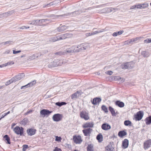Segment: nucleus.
<instances>
[{"label":"nucleus","instance_id":"nucleus-27","mask_svg":"<svg viewBox=\"0 0 151 151\" xmlns=\"http://www.w3.org/2000/svg\"><path fill=\"white\" fill-rule=\"evenodd\" d=\"M127 132L124 131H120L118 133V135L120 137H122L127 135Z\"/></svg>","mask_w":151,"mask_h":151},{"label":"nucleus","instance_id":"nucleus-18","mask_svg":"<svg viewBox=\"0 0 151 151\" xmlns=\"http://www.w3.org/2000/svg\"><path fill=\"white\" fill-rule=\"evenodd\" d=\"M49 20L47 19H42L38 20V25H41L42 24H44L45 23H49Z\"/></svg>","mask_w":151,"mask_h":151},{"label":"nucleus","instance_id":"nucleus-40","mask_svg":"<svg viewBox=\"0 0 151 151\" xmlns=\"http://www.w3.org/2000/svg\"><path fill=\"white\" fill-rule=\"evenodd\" d=\"M13 43V42L12 41H9L5 42H3L2 44H3L4 45L8 44V45H12Z\"/></svg>","mask_w":151,"mask_h":151},{"label":"nucleus","instance_id":"nucleus-42","mask_svg":"<svg viewBox=\"0 0 151 151\" xmlns=\"http://www.w3.org/2000/svg\"><path fill=\"white\" fill-rule=\"evenodd\" d=\"M56 4L55 2V1H53V2H50V3L47 4L46 5H44L43 6L44 7H46L47 6V7H49L51 6H52L53 5H54V4Z\"/></svg>","mask_w":151,"mask_h":151},{"label":"nucleus","instance_id":"nucleus-9","mask_svg":"<svg viewBox=\"0 0 151 151\" xmlns=\"http://www.w3.org/2000/svg\"><path fill=\"white\" fill-rule=\"evenodd\" d=\"M59 61L58 60H54L48 65L49 67L52 68L57 67L60 65Z\"/></svg>","mask_w":151,"mask_h":151},{"label":"nucleus","instance_id":"nucleus-52","mask_svg":"<svg viewBox=\"0 0 151 151\" xmlns=\"http://www.w3.org/2000/svg\"><path fill=\"white\" fill-rule=\"evenodd\" d=\"M61 139V138L60 137H58L57 136L56 137L55 140L57 141H60Z\"/></svg>","mask_w":151,"mask_h":151},{"label":"nucleus","instance_id":"nucleus-10","mask_svg":"<svg viewBox=\"0 0 151 151\" xmlns=\"http://www.w3.org/2000/svg\"><path fill=\"white\" fill-rule=\"evenodd\" d=\"M73 139L74 142L76 144H80L82 141L81 139V137L79 136L78 137L76 136H74L73 138Z\"/></svg>","mask_w":151,"mask_h":151},{"label":"nucleus","instance_id":"nucleus-36","mask_svg":"<svg viewBox=\"0 0 151 151\" xmlns=\"http://www.w3.org/2000/svg\"><path fill=\"white\" fill-rule=\"evenodd\" d=\"M28 121V119L26 118H25L21 122V124L23 125H25L27 124Z\"/></svg>","mask_w":151,"mask_h":151},{"label":"nucleus","instance_id":"nucleus-34","mask_svg":"<svg viewBox=\"0 0 151 151\" xmlns=\"http://www.w3.org/2000/svg\"><path fill=\"white\" fill-rule=\"evenodd\" d=\"M106 149L108 151H113L114 149V147L111 145H109L106 147Z\"/></svg>","mask_w":151,"mask_h":151},{"label":"nucleus","instance_id":"nucleus-53","mask_svg":"<svg viewBox=\"0 0 151 151\" xmlns=\"http://www.w3.org/2000/svg\"><path fill=\"white\" fill-rule=\"evenodd\" d=\"M21 52V50H17L15 51V50H13V53L14 54H16L17 53H20Z\"/></svg>","mask_w":151,"mask_h":151},{"label":"nucleus","instance_id":"nucleus-2","mask_svg":"<svg viewBox=\"0 0 151 151\" xmlns=\"http://www.w3.org/2000/svg\"><path fill=\"white\" fill-rule=\"evenodd\" d=\"M23 130L24 129L23 127L17 126L14 128L13 131L17 134L22 135L23 133Z\"/></svg>","mask_w":151,"mask_h":151},{"label":"nucleus","instance_id":"nucleus-25","mask_svg":"<svg viewBox=\"0 0 151 151\" xmlns=\"http://www.w3.org/2000/svg\"><path fill=\"white\" fill-rule=\"evenodd\" d=\"M115 104L116 105L121 108L123 107L124 106V103L123 102L119 101H116Z\"/></svg>","mask_w":151,"mask_h":151},{"label":"nucleus","instance_id":"nucleus-59","mask_svg":"<svg viewBox=\"0 0 151 151\" xmlns=\"http://www.w3.org/2000/svg\"><path fill=\"white\" fill-rule=\"evenodd\" d=\"M29 28V27H26L25 26H22V27H20V29H24L25 28L27 29V28Z\"/></svg>","mask_w":151,"mask_h":151},{"label":"nucleus","instance_id":"nucleus-17","mask_svg":"<svg viewBox=\"0 0 151 151\" xmlns=\"http://www.w3.org/2000/svg\"><path fill=\"white\" fill-rule=\"evenodd\" d=\"M68 26L65 25L60 26L57 29V31L59 32H62L68 29Z\"/></svg>","mask_w":151,"mask_h":151},{"label":"nucleus","instance_id":"nucleus-28","mask_svg":"<svg viewBox=\"0 0 151 151\" xmlns=\"http://www.w3.org/2000/svg\"><path fill=\"white\" fill-rule=\"evenodd\" d=\"M87 151H94L93 145L92 144L88 145L87 147Z\"/></svg>","mask_w":151,"mask_h":151},{"label":"nucleus","instance_id":"nucleus-6","mask_svg":"<svg viewBox=\"0 0 151 151\" xmlns=\"http://www.w3.org/2000/svg\"><path fill=\"white\" fill-rule=\"evenodd\" d=\"M144 115V113L143 111H138L136 115L135 119L137 121H139L141 120Z\"/></svg>","mask_w":151,"mask_h":151},{"label":"nucleus","instance_id":"nucleus-16","mask_svg":"<svg viewBox=\"0 0 151 151\" xmlns=\"http://www.w3.org/2000/svg\"><path fill=\"white\" fill-rule=\"evenodd\" d=\"M129 145V141L127 139H125L122 142V148L125 149L127 148Z\"/></svg>","mask_w":151,"mask_h":151},{"label":"nucleus","instance_id":"nucleus-62","mask_svg":"<svg viewBox=\"0 0 151 151\" xmlns=\"http://www.w3.org/2000/svg\"><path fill=\"white\" fill-rule=\"evenodd\" d=\"M55 104L56 105H57L59 106H62V104H61V102H57Z\"/></svg>","mask_w":151,"mask_h":151},{"label":"nucleus","instance_id":"nucleus-12","mask_svg":"<svg viewBox=\"0 0 151 151\" xmlns=\"http://www.w3.org/2000/svg\"><path fill=\"white\" fill-rule=\"evenodd\" d=\"M52 112V111H50L47 109H43L41 110L40 111V114L44 115V116L46 115H48Z\"/></svg>","mask_w":151,"mask_h":151},{"label":"nucleus","instance_id":"nucleus-56","mask_svg":"<svg viewBox=\"0 0 151 151\" xmlns=\"http://www.w3.org/2000/svg\"><path fill=\"white\" fill-rule=\"evenodd\" d=\"M29 87V86L28 83L26 85L22 86L21 88V89H23V88H27L28 87Z\"/></svg>","mask_w":151,"mask_h":151},{"label":"nucleus","instance_id":"nucleus-49","mask_svg":"<svg viewBox=\"0 0 151 151\" xmlns=\"http://www.w3.org/2000/svg\"><path fill=\"white\" fill-rule=\"evenodd\" d=\"M14 63L13 61H10L6 63H5V66H6L7 65H10L11 64H13Z\"/></svg>","mask_w":151,"mask_h":151},{"label":"nucleus","instance_id":"nucleus-39","mask_svg":"<svg viewBox=\"0 0 151 151\" xmlns=\"http://www.w3.org/2000/svg\"><path fill=\"white\" fill-rule=\"evenodd\" d=\"M129 63H125L124 65H123L122 66V68L123 69H127L129 67Z\"/></svg>","mask_w":151,"mask_h":151},{"label":"nucleus","instance_id":"nucleus-51","mask_svg":"<svg viewBox=\"0 0 151 151\" xmlns=\"http://www.w3.org/2000/svg\"><path fill=\"white\" fill-rule=\"evenodd\" d=\"M76 93H77V95H78V96H79L83 93V92L81 90L78 91Z\"/></svg>","mask_w":151,"mask_h":151},{"label":"nucleus","instance_id":"nucleus-23","mask_svg":"<svg viewBox=\"0 0 151 151\" xmlns=\"http://www.w3.org/2000/svg\"><path fill=\"white\" fill-rule=\"evenodd\" d=\"M101 99L100 98H94L92 101V104L93 105H96L97 103H99L101 102Z\"/></svg>","mask_w":151,"mask_h":151},{"label":"nucleus","instance_id":"nucleus-58","mask_svg":"<svg viewBox=\"0 0 151 151\" xmlns=\"http://www.w3.org/2000/svg\"><path fill=\"white\" fill-rule=\"evenodd\" d=\"M53 151H62L59 148H58V147H56L54 150Z\"/></svg>","mask_w":151,"mask_h":151},{"label":"nucleus","instance_id":"nucleus-45","mask_svg":"<svg viewBox=\"0 0 151 151\" xmlns=\"http://www.w3.org/2000/svg\"><path fill=\"white\" fill-rule=\"evenodd\" d=\"M23 151H25L28 148V145H23Z\"/></svg>","mask_w":151,"mask_h":151},{"label":"nucleus","instance_id":"nucleus-41","mask_svg":"<svg viewBox=\"0 0 151 151\" xmlns=\"http://www.w3.org/2000/svg\"><path fill=\"white\" fill-rule=\"evenodd\" d=\"M101 109L105 113L108 112V109L105 105H103L101 106Z\"/></svg>","mask_w":151,"mask_h":151},{"label":"nucleus","instance_id":"nucleus-13","mask_svg":"<svg viewBox=\"0 0 151 151\" xmlns=\"http://www.w3.org/2000/svg\"><path fill=\"white\" fill-rule=\"evenodd\" d=\"M76 48V47H75V46H73L72 47H71L66 49L65 50V53H72L73 52L75 51L76 52V51H75L76 50H76L75 48Z\"/></svg>","mask_w":151,"mask_h":151},{"label":"nucleus","instance_id":"nucleus-26","mask_svg":"<svg viewBox=\"0 0 151 151\" xmlns=\"http://www.w3.org/2000/svg\"><path fill=\"white\" fill-rule=\"evenodd\" d=\"M109 110L111 113L112 115L113 116H115L116 114L114 109L111 106H109Z\"/></svg>","mask_w":151,"mask_h":151},{"label":"nucleus","instance_id":"nucleus-21","mask_svg":"<svg viewBox=\"0 0 151 151\" xmlns=\"http://www.w3.org/2000/svg\"><path fill=\"white\" fill-rule=\"evenodd\" d=\"M92 129L90 128L83 130V132L85 136H88L91 133V131Z\"/></svg>","mask_w":151,"mask_h":151},{"label":"nucleus","instance_id":"nucleus-32","mask_svg":"<svg viewBox=\"0 0 151 151\" xmlns=\"http://www.w3.org/2000/svg\"><path fill=\"white\" fill-rule=\"evenodd\" d=\"M145 122L147 124H150L151 123V116L147 117L145 119Z\"/></svg>","mask_w":151,"mask_h":151},{"label":"nucleus","instance_id":"nucleus-50","mask_svg":"<svg viewBox=\"0 0 151 151\" xmlns=\"http://www.w3.org/2000/svg\"><path fill=\"white\" fill-rule=\"evenodd\" d=\"M127 44H128V45L132 44L133 43V42L132 39H131L130 40H128L127 41Z\"/></svg>","mask_w":151,"mask_h":151},{"label":"nucleus","instance_id":"nucleus-7","mask_svg":"<svg viewBox=\"0 0 151 151\" xmlns=\"http://www.w3.org/2000/svg\"><path fill=\"white\" fill-rule=\"evenodd\" d=\"M24 73H20L18 75H17L13 78H14V81L15 82L24 78Z\"/></svg>","mask_w":151,"mask_h":151},{"label":"nucleus","instance_id":"nucleus-19","mask_svg":"<svg viewBox=\"0 0 151 151\" xmlns=\"http://www.w3.org/2000/svg\"><path fill=\"white\" fill-rule=\"evenodd\" d=\"M101 128L103 129L106 130L110 129L111 128V127L108 124L104 123L102 124Z\"/></svg>","mask_w":151,"mask_h":151},{"label":"nucleus","instance_id":"nucleus-11","mask_svg":"<svg viewBox=\"0 0 151 151\" xmlns=\"http://www.w3.org/2000/svg\"><path fill=\"white\" fill-rule=\"evenodd\" d=\"M82 12V11H79L78 10L77 11H76L74 12H73L72 13H69L68 14H63V15H58L57 17H65V16H68V15H70L71 14H73L74 15H77L79 14L81 12Z\"/></svg>","mask_w":151,"mask_h":151},{"label":"nucleus","instance_id":"nucleus-20","mask_svg":"<svg viewBox=\"0 0 151 151\" xmlns=\"http://www.w3.org/2000/svg\"><path fill=\"white\" fill-rule=\"evenodd\" d=\"M36 130V129H32V128L28 129L27 131V132L29 135L32 136L34 135Z\"/></svg>","mask_w":151,"mask_h":151},{"label":"nucleus","instance_id":"nucleus-55","mask_svg":"<svg viewBox=\"0 0 151 151\" xmlns=\"http://www.w3.org/2000/svg\"><path fill=\"white\" fill-rule=\"evenodd\" d=\"M64 52H57L55 53V55H61L64 54Z\"/></svg>","mask_w":151,"mask_h":151},{"label":"nucleus","instance_id":"nucleus-47","mask_svg":"<svg viewBox=\"0 0 151 151\" xmlns=\"http://www.w3.org/2000/svg\"><path fill=\"white\" fill-rule=\"evenodd\" d=\"M104 31L103 30H102V31H101V30H100V31H96L95 32H92V33H93V35H94L95 34H96L97 33H101V32H103Z\"/></svg>","mask_w":151,"mask_h":151},{"label":"nucleus","instance_id":"nucleus-4","mask_svg":"<svg viewBox=\"0 0 151 151\" xmlns=\"http://www.w3.org/2000/svg\"><path fill=\"white\" fill-rule=\"evenodd\" d=\"M80 116L82 118L86 120L89 119L88 114L85 111H83L80 113Z\"/></svg>","mask_w":151,"mask_h":151},{"label":"nucleus","instance_id":"nucleus-48","mask_svg":"<svg viewBox=\"0 0 151 151\" xmlns=\"http://www.w3.org/2000/svg\"><path fill=\"white\" fill-rule=\"evenodd\" d=\"M145 43H150L151 42V38H148L145 40Z\"/></svg>","mask_w":151,"mask_h":151},{"label":"nucleus","instance_id":"nucleus-63","mask_svg":"<svg viewBox=\"0 0 151 151\" xmlns=\"http://www.w3.org/2000/svg\"><path fill=\"white\" fill-rule=\"evenodd\" d=\"M136 5H134V6H132L131 8H130V9H136Z\"/></svg>","mask_w":151,"mask_h":151},{"label":"nucleus","instance_id":"nucleus-44","mask_svg":"<svg viewBox=\"0 0 151 151\" xmlns=\"http://www.w3.org/2000/svg\"><path fill=\"white\" fill-rule=\"evenodd\" d=\"M77 96L78 95H77V93L75 92L72 95L71 98L72 99H73L74 98H77Z\"/></svg>","mask_w":151,"mask_h":151},{"label":"nucleus","instance_id":"nucleus-37","mask_svg":"<svg viewBox=\"0 0 151 151\" xmlns=\"http://www.w3.org/2000/svg\"><path fill=\"white\" fill-rule=\"evenodd\" d=\"M96 139L99 142H101L102 141V135L100 134H98L97 137Z\"/></svg>","mask_w":151,"mask_h":151},{"label":"nucleus","instance_id":"nucleus-31","mask_svg":"<svg viewBox=\"0 0 151 151\" xmlns=\"http://www.w3.org/2000/svg\"><path fill=\"white\" fill-rule=\"evenodd\" d=\"M59 40H60V38L59 36H58L50 38L49 41L51 42H55Z\"/></svg>","mask_w":151,"mask_h":151},{"label":"nucleus","instance_id":"nucleus-57","mask_svg":"<svg viewBox=\"0 0 151 151\" xmlns=\"http://www.w3.org/2000/svg\"><path fill=\"white\" fill-rule=\"evenodd\" d=\"M10 52V50H7L3 53L4 54H8Z\"/></svg>","mask_w":151,"mask_h":151},{"label":"nucleus","instance_id":"nucleus-61","mask_svg":"<svg viewBox=\"0 0 151 151\" xmlns=\"http://www.w3.org/2000/svg\"><path fill=\"white\" fill-rule=\"evenodd\" d=\"M86 36L88 37V36L92 35H93L92 32H91V33L89 32V33H86Z\"/></svg>","mask_w":151,"mask_h":151},{"label":"nucleus","instance_id":"nucleus-3","mask_svg":"<svg viewBox=\"0 0 151 151\" xmlns=\"http://www.w3.org/2000/svg\"><path fill=\"white\" fill-rule=\"evenodd\" d=\"M63 118V115L61 114H54L52 116L53 120L55 122H59L61 121Z\"/></svg>","mask_w":151,"mask_h":151},{"label":"nucleus","instance_id":"nucleus-46","mask_svg":"<svg viewBox=\"0 0 151 151\" xmlns=\"http://www.w3.org/2000/svg\"><path fill=\"white\" fill-rule=\"evenodd\" d=\"M142 9H145L148 6V4L147 3L144 4H142Z\"/></svg>","mask_w":151,"mask_h":151},{"label":"nucleus","instance_id":"nucleus-60","mask_svg":"<svg viewBox=\"0 0 151 151\" xmlns=\"http://www.w3.org/2000/svg\"><path fill=\"white\" fill-rule=\"evenodd\" d=\"M106 73L109 75H111L112 74L113 72L111 71H107Z\"/></svg>","mask_w":151,"mask_h":151},{"label":"nucleus","instance_id":"nucleus-22","mask_svg":"<svg viewBox=\"0 0 151 151\" xmlns=\"http://www.w3.org/2000/svg\"><path fill=\"white\" fill-rule=\"evenodd\" d=\"M13 13L14 11H13L4 13L0 14V17H7L11 15Z\"/></svg>","mask_w":151,"mask_h":151},{"label":"nucleus","instance_id":"nucleus-54","mask_svg":"<svg viewBox=\"0 0 151 151\" xmlns=\"http://www.w3.org/2000/svg\"><path fill=\"white\" fill-rule=\"evenodd\" d=\"M136 8L142 9V4H138L136 5Z\"/></svg>","mask_w":151,"mask_h":151},{"label":"nucleus","instance_id":"nucleus-64","mask_svg":"<svg viewBox=\"0 0 151 151\" xmlns=\"http://www.w3.org/2000/svg\"><path fill=\"white\" fill-rule=\"evenodd\" d=\"M132 39L133 42H135L138 40V38H133Z\"/></svg>","mask_w":151,"mask_h":151},{"label":"nucleus","instance_id":"nucleus-15","mask_svg":"<svg viewBox=\"0 0 151 151\" xmlns=\"http://www.w3.org/2000/svg\"><path fill=\"white\" fill-rule=\"evenodd\" d=\"M71 35L69 33H65L59 36L60 40H63L66 38H68L70 37Z\"/></svg>","mask_w":151,"mask_h":151},{"label":"nucleus","instance_id":"nucleus-43","mask_svg":"<svg viewBox=\"0 0 151 151\" xmlns=\"http://www.w3.org/2000/svg\"><path fill=\"white\" fill-rule=\"evenodd\" d=\"M36 83V80H34L32 81L31 82H30V83H28L29 87V86H31L33 85H34Z\"/></svg>","mask_w":151,"mask_h":151},{"label":"nucleus","instance_id":"nucleus-33","mask_svg":"<svg viewBox=\"0 0 151 151\" xmlns=\"http://www.w3.org/2000/svg\"><path fill=\"white\" fill-rule=\"evenodd\" d=\"M141 54L144 57H148L150 54L149 52H147L146 51H142L141 52Z\"/></svg>","mask_w":151,"mask_h":151},{"label":"nucleus","instance_id":"nucleus-30","mask_svg":"<svg viewBox=\"0 0 151 151\" xmlns=\"http://www.w3.org/2000/svg\"><path fill=\"white\" fill-rule=\"evenodd\" d=\"M4 138L7 141V143L10 144L11 142H10V139L7 135H5L4 136Z\"/></svg>","mask_w":151,"mask_h":151},{"label":"nucleus","instance_id":"nucleus-29","mask_svg":"<svg viewBox=\"0 0 151 151\" xmlns=\"http://www.w3.org/2000/svg\"><path fill=\"white\" fill-rule=\"evenodd\" d=\"M124 32L123 30H121L118 32H114L112 35L114 37H116L118 35H120Z\"/></svg>","mask_w":151,"mask_h":151},{"label":"nucleus","instance_id":"nucleus-1","mask_svg":"<svg viewBox=\"0 0 151 151\" xmlns=\"http://www.w3.org/2000/svg\"><path fill=\"white\" fill-rule=\"evenodd\" d=\"M89 47V45L88 43H83L80 45H78L76 47V52H78L81 51L82 50H86Z\"/></svg>","mask_w":151,"mask_h":151},{"label":"nucleus","instance_id":"nucleus-14","mask_svg":"<svg viewBox=\"0 0 151 151\" xmlns=\"http://www.w3.org/2000/svg\"><path fill=\"white\" fill-rule=\"evenodd\" d=\"M94 125V124L93 122H87L83 125V127L84 128H92L93 127Z\"/></svg>","mask_w":151,"mask_h":151},{"label":"nucleus","instance_id":"nucleus-38","mask_svg":"<svg viewBox=\"0 0 151 151\" xmlns=\"http://www.w3.org/2000/svg\"><path fill=\"white\" fill-rule=\"evenodd\" d=\"M124 124L126 126H132V122L129 120H126L124 121Z\"/></svg>","mask_w":151,"mask_h":151},{"label":"nucleus","instance_id":"nucleus-35","mask_svg":"<svg viewBox=\"0 0 151 151\" xmlns=\"http://www.w3.org/2000/svg\"><path fill=\"white\" fill-rule=\"evenodd\" d=\"M13 82H14L15 81L14 80V78H12L11 79L6 82L5 85L7 86Z\"/></svg>","mask_w":151,"mask_h":151},{"label":"nucleus","instance_id":"nucleus-5","mask_svg":"<svg viewBox=\"0 0 151 151\" xmlns=\"http://www.w3.org/2000/svg\"><path fill=\"white\" fill-rule=\"evenodd\" d=\"M114 10V9L113 8L106 7L101 10L100 11V12L102 13H108L112 12Z\"/></svg>","mask_w":151,"mask_h":151},{"label":"nucleus","instance_id":"nucleus-24","mask_svg":"<svg viewBox=\"0 0 151 151\" xmlns=\"http://www.w3.org/2000/svg\"><path fill=\"white\" fill-rule=\"evenodd\" d=\"M38 20H33L31 21H30L29 22V24L32 25H38Z\"/></svg>","mask_w":151,"mask_h":151},{"label":"nucleus","instance_id":"nucleus-8","mask_svg":"<svg viewBox=\"0 0 151 151\" xmlns=\"http://www.w3.org/2000/svg\"><path fill=\"white\" fill-rule=\"evenodd\" d=\"M151 146V139H149L145 141L144 143V147L145 149L148 148Z\"/></svg>","mask_w":151,"mask_h":151}]
</instances>
